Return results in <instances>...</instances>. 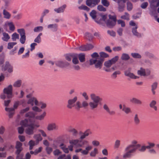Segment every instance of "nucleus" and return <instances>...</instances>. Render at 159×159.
I'll list each match as a JSON object with an SVG mask.
<instances>
[{"mask_svg": "<svg viewBox=\"0 0 159 159\" xmlns=\"http://www.w3.org/2000/svg\"><path fill=\"white\" fill-rule=\"evenodd\" d=\"M22 146V143L19 141H17L15 147L16 149L15 153L18 154V153H21L23 149Z\"/></svg>", "mask_w": 159, "mask_h": 159, "instance_id": "obj_12", "label": "nucleus"}, {"mask_svg": "<svg viewBox=\"0 0 159 159\" xmlns=\"http://www.w3.org/2000/svg\"><path fill=\"white\" fill-rule=\"evenodd\" d=\"M97 8L99 11H106V9L102 5H99L97 7Z\"/></svg>", "mask_w": 159, "mask_h": 159, "instance_id": "obj_61", "label": "nucleus"}, {"mask_svg": "<svg viewBox=\"0 0 159 159\" xmlns=\"http://www.w3.org/2000/svg\"><path fill=\"white\" fill-rule=\"evenodd\" d=\"M157 83L156 82L153 83L152 85V91L153 95L155 94L156 92L154 90L157 89Z\"/></svg>", "mask_w": 159, "mask_h": 159, "instance_id": "obj_33", "label": "nucleus"}, {"mask_svg": "<svg viewBox=\"0 0 159 159\" xmlns=\"http://www.w3.org/2000/svg\"><path fill=\"white\" fill-rule=\"evenodd\" d=\"M78 57L77 54L74 53L72 58V62L74 64L76 65L79 63V61L78 59Z\"/></svg>", "mask_w": 159, "mask_h": 159, "instance_id": "obj_25", "label": "nucleus"}, {"mask_svg": "<svg viewBox=\"0 0 159 159\" xmlns=\"http://www.w3.org/2000/svg\"><path fill=\"white\" fill-rule=\"evenodd\" d=\"M89 61L90 65L94 64L96 68L100 69L102 67L103 60V59H100L98 58L96 59H91Z\"/></svg>", "mask_w": 159, "mask_h": 159, "instance_id": "obj_6", "label": "nucleus"}, {"mask_svg": "<svg viewBox=\"0 0 159 159\" xmlns=\"http://www.w3.org/2000/svg\"><path fill=\"white\" fill-rule=\"evenodd\" d=\"M4 94L7 95V97L10 98L12 97V86L11 85H9L7 87L5 88L3 90Z\"/></svg>", "mask_w": 159, "mask_h": 159, "instance_id": "obj_8", "label": "nucleus"}, {"mask_svg": "<svg viewBox=\"0 0 159 159\" xmlns=\"http://www.w3.org/2000/svg\"><path fill=\"white\" fill-rule=\"evenodd\" d=\"M68 130L69 132L71 133L74 136H76L78 133L77 131L75 129L71 127H69L68 129Z\"/></svg>", "mask_w": 159, "mask_h": 159, "instance_id": "obj_22", "label": "nucleus"}, {"mask_svg": "<svg viewBox=\"0 0 159 159\" xmlns=\"http://www.w3.org/2000/svg\"><path fill=\"white\" fill-rule=\"evenodd\" d=\"M120 141L119 140H116L115 143L114 148H118L120 145Z\"/></svg>", "mask_w": 159, "mask_h": 159, "instance_id": "obj_54", "label": "nucleus"}, {"mask_svg": "<svg viewBox=\"0 0 159 159\" xmlns=\"http://www.w3.org/2000/svg\"><path fill=\"white\" fill-rule=\"evenodd\" d=\"M138 75H140L141 76H145V70L142 68H141L140 70L138 71L137 72Z\"/></svg>", "mask_w": 159, "mask_h": 159, "instance_id": "obj_31", "label": "nucleus"}, {"mask_svg": "<svg viewBox=\"0 0 159 159\" xmlns=\"http://www.w3.org/2000/svg\"><path fill=\"white\" fill-rule=\"evenodd\" d=\"M2 69L4 71L7 70L9 73H11L13 71V67L10 64L9 62L7 61L5 62L4 65L2 66Z\"/></svg>", "mask_w": 159, "mask_h": 159, "instance_id": "obj_9", "label": "nucleus"}, {"mask_svg": "<svg viewBox=\"0 0 159 159\" xmlns=\"http://www.w3.org/2000/svg\"><path fill=\"white\" fill-rule=\"evenodd\" d=\"M157 102L154 100L151 101L149 104V106L151 108H153L155 111L157 110V107L156 106Z\"/></svg>", "mask_w": 159, "mask_h": 159, "instance_id": "obj_23", "label": "nucleus"}, {"mask_svg": "<svg viewBox=\"0 0 159 159\" xmlns=\"http://www.w3.org/2000/svg\"><path fill=\"white\" fill-rule=\"evenodd\" d=\"M96 11L94 10H93L90 13V16L93 19H94L96 18Z\"/></svg>", "mask_w": 159, "mask_h": 159, "instance_id": "obj_50", "label": "nucleus"}, {"mask_svg": "<svg viewBox=\"0 0 159 159\" xmlns=\"http://www.w3.org/2000/svg\"><path fill=\"white\" fill-rule=\"evenodd\" d=\"M122 110L126 114H128L131 112L130 109L129 107H126L125 105H123Z\"/></svg>", "mask_w": 159, "mask_h": 159, "instance_id": "obj_36", "label": "nucleus"}, {"mask_svg": "<svg viewBox=\"0 0 159 159\" xmlns=\"http://www.w3.org/2000/svg\"><path fill=\"white\" fill-rule=\"evenodd\" d=\"M47 129L48 131L57 130L58 129V126L56 123H52L48 124Z\"/></svg>", "mask_w": 159, "mask_h": 159, "instance_id": "obj_11", "label": "nucleus"}, {"mask_svg": "<svg viewBox=\"0 0 159 159\" xmlns=\"http://www.w3.org/2000/svg\"><path fill=\"white\" fill-rule=\"evenodd\" d=\"M42 149V147H39L38 149H36L34 152H33L32 151H31L30 152V153L31 154H34L35 155H36L38 153L40 152Z\"/></svg>", "mask_w": 159, "mask_h": 159, "instance_id": "obj_32", "label": "nucleus"}, {"mask_svg": "<svg viewBox=\"0 0 159 159\" xmlns=\"http://www.w3.org/2000/svg\"><path fill=\"white\" fill-rule=\"evenodd\" d=\"M130 101L133 103L139 105H141L142 103V102L141 100L134 98L130 99Z\"/></svg>", "mask_w": 159, "mask_h": 159, "instance_id": "obj_20", "label": "nucleus"}, {"mask_svg": "<svg viewBox=\"0 0 159 159\" xmlns=\"http://www.w3.org/2000/svg\"><path fill=\"white\" fill-rule=\"evenodd\" d=\"M108 16L109 19L107 21L106 25L108 27L112 28L116 25V17L111 15H109Z\"/></svg>", "mask_w": 159, "mask_h": 159, "instance_id": "obj_7", "label": "nucleus"}, {"mask_svg": "<svg viewBox=\"0 0 159 159\" xmlns=\"http://www.w3.org/2000/svg\"><path fill=\"white\" fill-rule=\"evenodd\" d=\"M103 108L109 115H114L115 112L114 111H111L108 106L106 104H104L103 105Z\"/></svg>", "mask_w": 159, "mask_h": 159, "instance_id": "obj_16", "label": "nucleus"}, {"mask_svg": "<svg viewBox=\"0 0 159 159\" xmlns=\"http://www.w3.org/2000/svg\"><path fill=\"white\" fill-rule=\"evenodd\" d=\"M66 7V4H64L58 8L55 9L54 10L57 13L63 12Z\"/></svg>", "mask_w": 159, "mask_h": 159, "instance_id": "obj_17", "label": "nucleus"}, {"mask_svg": "<svg viewBox=\"0 0 159 159\" xmlns=\"http://www.w3.org/2000/svg\"><path fill=\"white\" fill-rule=\"evenodd\" d=\"M120 18L123 19L129 20V14L127 12H125V15L121 16Z\"/></svg>", "mask_w": 159, "mask_h": 159, "instance_id": "obj_38", "label": "nucleus"}, {"mask_svg": "<svg viewBox=\"0 0 159 159\" xmlns=\"http://www.w3.org/2000/svg\"><path fill=\"white\" fill-rule=\"evenodd\" d=\"M46 114V113L45 112H44L41 115L37 116L36 117V118L37 119L41 120L43 119L44 117L45 116Z\"/></svg>", "mask_w": 159, "mask_h": 159, "instance_id": "obj_58", "label": "nucleus"}, {"mask_svg": "<svg viewBox=\"0 0 159 159\" xmlns=\"http://www.w3.org/2000/svg\"><path fill=\"white\" fill-rule=\"evenodd\" d=\"M100 56H99V58L100 59H103V61L104 60V58L109 57L108 55L103 52H101L99 53Z\"/></svg>", "mask_w": 159, "mask_h": 159, "instance_id": "obj_29", "label": "nucleus"}, {"mask_svg": "<svg viewBox=\"0 0 159 159\" xmlns=\"http://www.w3.org/2000/svg\"><path fill=\"white\" fill-rule=\"evenodd\" d=\"M78 8L80 10H86L87 11H89L90 9L85 5H82L81 6L78 7Z\"/></svg>", "mask_w": 159, "mask_h": 159, "instance_id": "obj_49", "label": "nucleus"}, {"mask_svg": "<svg viewBox=\"0 0 159 159\" xmlns=\"http://www.w3.org/2000/svg\"><path fill=\"white\" fill-rule=\"evenodd\" d=\"M61 152H60L58 149H56L53 152L54 155L55 156H58L61 153Z\"/></svg>", "mask_w": 159, "mask_h": 159, "instance_id": "obj_64", "label": "nucleus"}, {"mask_svg": "<svg viewBox=\"0 0 159 159\" xmlns=\"http://www.w3.org/2000/svg\"><path fill=\"white\" fill-rule=\"evenodd\" d=\"M30 107H27L26 108L21 110L20 111V114H23L28 111L30 110Z\"/></svg>", "mask_w": 159, "mask_h": 159, "instance_id": "obj_62", "label": "nucleus"}, {"mask_svg": "<svg viewBox=\"0 0 159 159\" xmlns=\"http://www.w3.org/2000/svg\"><path fill=\"white\" fill-rule=\"evenodd\" d=\"M138 28L137 26H136L135 27H133L132 29V32L133 34L137 37H141V35L139 33L137 30V29Z\"/></svg>", "mask_w": 159, "mask_h": 159, "instance_id": "obj_24", "label": "nucleus"}, {"mask_svg": "<svg viewBox=\"0 0 159 159\" xmlns=\"http://www.w3.org/2000/svg\"><path fill=\"white\" fill-rule=\"evenodd\" d=\"M77 97H75L73 99H70L68 101L67 107L69 109H71L75 106V103L77 101Z\"/></svg>", "mask_w": 159, "mask_h": 159, "instance_id": "obj_10", "label": "nucleus"}, {"mask_svg": "<svg viewBox=\"0 0 159 159\" xmlns=\"http://www.w3.org/2000/svg\"><path fill=\"white\" fill-rule=\"evenodd\" d=\"M78 57L81 62H84L85 61V54L83 53H81L79 54H77Z\"/></svg>", "mask_w": 159, "mask_h": 159, "instance_id": "obj_19", "label": "nucleus"}, {"mask_svg": "<svg viewBox=\"0 0 159 159\" xmlns=\"http://www.w3.org/2000/svg\"><path fill=\"white\" fill-rule=\"evenodd\" d=\"M92 148V146H88L86 147L85 150L82 151L81 153L83 155H87L88 154L89 151L91 150Z\"/></svg>", "mask_w": 159, "mask_h": 159, "instance_id": "obj_21", "label": "nucleus"}, {"mask_svg": "<svg viewBox=\"0 0 159 159\" xmlns=\"http://www.w3.org/2000/svg\"><path fill=\"white\" fill-rule=\"evenodd\" d=\"M57 24H50L48 26V28H53V31H56L57 30Z\"/></svg>", "mask_w": 159, "mask_h": 159, "instance_id": "obj_37", "label": "nucleus"}, {"mask_svg": "<svg viewBox=\"0 0 159 159\" xmlns=\"http://www.w3.org/2000/svg\"><path fill=\"white\" fill-rule=\"evenodd\" d=\"M74 53H70L65 55L66 59L68 61H70L72 58Z\"/></svg>", "mask_w": 159, "mask_h": 159, "instance_id": "obj_35", "label": "nucleus"}, {"mask_svg": "<svg viewBox=\"0 0 159 159\" xmlns=\"http://www.w3.org/2000/svg\"><path fill=\"white\" fill-rule=\"evenodd\" d=\"M125 75L129 77L132 79H136L139 78V77L134 75L132 73L129 72L127 71H125Z\"/></svg>", "mask_w": 159, "mask_h": 159, "instance_id": "obj_27", "label": "nucleus"}, {"mask_svg": "<svg viewBox=\"0 0 159 159\" xmlns=\"http://www.w3.org/2000/svg\"><path fill=\"white\" fill-rule=\"evenodd\" d=\"M12 39L13 41H16V39H19V35L16 33H14L12 35Z\"/></svg>", "mask_w": 159, "mask_h": 159, "instance_id": "obj_43", "label": "nucleus"}, {"mask_svg": "<svg viewBox=\"0 0 159 159\" xmlns=\"http://www.w3.org/2000/svg\"><path fill=\"white\" fill-rule=\"evenodd\" d=\"M85 36L86 39H88L89 41L92 40L93 38V35L88 32L85 33Z\"/></svg>", "mask_w": 159, "mask_h": 159, "instance_id": "obj_40", "label": "nucleus"}, {"mask_svg": "<svg viewBox=\"0 0 159 159\" xmlns=\"http://www.w3.org/2000/svg\"><path fill=\"white\" fill-rule=\"evenodd\" d=\"M33 138L35 140L36 142L37 143H38L39 141H42L43 139L42 137L39 134H35L33 136Z\"/></svg>", "mask_w": 159, "mask_h": 159, "instance_id": "obj_18", "label": "nucleus"}, {"mask_svg": "<svg viewBox=\"0 0 159 159\" xmlns=\"http://www.w3.org/2000/svg\"><path fill=\"white\" fill-rule=\"evenodd\" d=\"M102 3L103 6L108 7L110 4L109 2L107 0H102Z\"/></svg>", "mask_w": 159, "mask_h": 159, "instance_id": "obj_59", "label": "nucleus"}, {"mask_svg": "<svg viewBox=\"0 0 159 159\" xmlns=\"http://www.w3.org/2000/svg\"><path fill=\"white\" fill-rule=\"evenodd\" d=\"M146 149H150V148L149 145L148 146H142L141 148L139 149V151L140 152H144L145 151Z\"/></svg>", "mask_w": 159, "mask_h": 159, "instance_id": "obj_39", "label": "nucleus"}, {"mask_svg": "<svg viewBox=\"0 0 159 159\" xmlns=\"http://www.w3.org/2000/svg\"><path fill=\"white\" fill-rule=\"evenodd\" d=\"M20 101H17L15 102L13 108L6 107L5 110L6 111L9 112V117L10 118H11L15 113V109H16L18 106L20 105Z\"/></svg>", "mask_w": 159, "mask_h": 159, "instance_id": "obj_5", "label": "nucleus"}, {"mask_svg": "<svg viewBox=\"0 0 159 159\" xmlns=\"http://www.w3.org/2000/svg\"><path fill=\"white\" fill-rule=\"evenodd\" d=\"M82 107V106L79 101H77L75 105V108L77 110H79L80 108Z\"/></svg>", "mask_w": 159, "mask_h": 159, "instance_id": "obj_47", "label": "nucleus"}, {"mask_svg": "<svg viewBox=\"0 0 159 159\" xmlns=\"http://www.w3.org/2000/svg\"><path fill=\"white\" fill-rule=\"evenodd\" d=\"M16 44V42H9L8 43L7 48L9 49H11Z\"/></svg>", "mask_w": 159, "mask_h": 159, "instance_id": "obj_46", "label": "nucleus"}, {"mask_svg": "<svg viewBox=\"0 0 159 159\" xmlns=\"http://www.w3.org/2000/svg\"><path fill=\"white\" fill-rule=\"evenodd\" d=\"M29 144L30 146L29 149L32 150L33 147L35 145V142L32 140H30L29 142Z\"/></svg>", "mask_w": 159, "mask_h": 159, "instance_id": "obj_52", "label": "nucleus"}, {"mask_svg": "<svg viewBox=\"0 0 159 159\" xmlns=\"http://www.w3.org/2000/svg\"><path fill=\"white\" fill-rule=\"evenodd\" d=\"M88 142L86 141H80L79 140V143H78L77 147H83L84 145L87 144Z\"/></svg>", "mask_w": 159, "mask_h": 159, "instance_id": "obj_34", "label": "nucleus"}, {"mask_svg": "<svg viewBox=\"0 0 159 159\" xmlns=\"http://www.w3.org/2000/svg\"><path fill=\"white\" fill-rule=\"evenodd\" d=\"M132 56L134 58H140L141 57V55L138 53H132Z\"/></svg>", "mask_w": 159, "mask_h": 159, "instance_id": "obj_60", "label": "nucleus"}, {"mask_svg": "<svg viewBox=\"0 0 159 159\" xmlns=\"http://www.w3.org/2000/svg\"><path fill=\"white\" fill-rule=\"evenodd\" d=\"M98 153V149L97 148H94L93 150L91 152L90 155L91 157H95Z\"/></svg>", "mask_w": 159, "mask_h": 159, "instance_id": "obj_42", "label": "nucleus"}, {"mask_svg": "<svg viewBox=\"0 0 159 159\" xmlns=\"http://www.w3.org/2000/svg\"><path fill=\"white\" fill-rule=\"evenodd\" d=\"M69 143L71 144L76 146L77 147L79 143V140L78 139L72 140L71 141H70Z\"/></svg>", "mask_w": 159, "mask_h": 159, "instance_id": "obj_45", "label": "nucleus"}, {"mask_svg": "<svg viewBox=\"0 0 159 159\" xmlns=\"http://www.w3.org/2000/svg\"><path fill=\"white\" fill-rule=\"evenodd\" d=\"M25 117L28 118L22 120L20 124L24 127H27L25 129V132L28 135H32L34 131L40 126L38 123L34 122V119L35 115L33 112H29L26 113Z\"/></svg>", "mask_w": 159, "mask_h": 159, "instance_id": "obj_1", "label": "nucleus"}, {"mask_svg": "<svg viewBox=\"0 0 159 159\" xmlns=\"http://www.w3.org/2000/svg\"><path fill=\"white\" fill-rule=\"evenodd\" d=\"M121 58L123 60L126 61L129 59V57L128 54L123 53L122 55Z\"/></svg>", "mask_w": 159, "mask_h": 159, "instance_id": "obj_41", "label": "nucleus"}, {"mask_svg": "<svg viewBox=\"0 0 159 159\" xmlns=\"http://www.w3.org/2000/svg\"><path fill=\"white\" fill-rule=\"evenodd\" d=\"M93 46L91 44H88L87 45H83L79 48V49L81 51H86L92 49Z\"/></svg>", "mask_w": 159, "mask_h": 159, "instance_id": "obj_13", "label": "nucleus"}, {"mask_svg": "<svg viewBox=\"0 0 159 159\" xmlns=\"http://www.w3.org/2000/svg\"><path fill=\"white\" fill-rule=\"evenodd\" d=\"M3 37L2 38V39L4 41L7 42L10 39V37L8 34L4 32L3 33Z\"/></svg>", "mask_w": 159, "mask_h": 159, "instance_id": "obj_30", "label": "nucleus"}, {"mask_svg": "<svg viewBox=\"0 0 159 159\" xmlns=\"http://www.w3.org/2000/svg\"><path fill=\"white\" fill-rule=\"evenodd\" d=\"M119 57L117 56L110 60L106 61L104 62V65L107 68L105 69L107 72H111L114 71L116 69V66H113L112 67L110 68L113 64H115L119 59Z\"/></svg>", "mask_w": 159, "mask_h": 159, "instance_id": "obj_2", "label": "nucleus"}, {"mask_svg": "<svg viewBox=\"0 0 159 159\" xmlns=\"http://www.w3.org/2000/svg\"><path fill=\"white\" fill-rule=\"evenodd\" d=\"M86 4L87 6L90 7H93L92 0H86Z\"/></svg>", "mask_w": 159, "mask_h": 159, "instance_id": "obj_57", "label": "nucleus"}, {"mask_svg": "<svg viewBox=\"0 0 159 159\" xmlns=\"http://www.w3.org/2000/svg\"><path fill=\"white\" fill-rule=\"evenodd\" d=\"M3 14L4 16V17L7 19H9L10 18L11 15L10 13L5 9L3 10Z\"/></svg>", "mask_w": 159, "mask_h": 159, "instance_id": "obj_28", "label": "nucleus"}, {"mask_svg": "<svg viewBox=\"0 0 159 159\" xmlns=\"http://www.w3.org/2000/svg\"><path fill=\"white\" fill-rule=\"evenodd\" d=\"M34 103L35 105L36 106L39 105L38 101L37 99L34 97H32L30 98L28 101L27 103L30 104L31 106H33L34 105Z\"/></svg>", "mask_w": 159, "mask_h": 159, "instance_id": "obj_15", "label": "nucleus"}, {"mask_svg": "<svg viewBox=\"0 0 159 159\" xmlns=\"http://www.w3.org/2000/svg\"><path fill=\"white\" fill-rule=\"evenodd\" d=\"M8 25L9 27V29L10 30L14 31L15 29V27L12 22H10L8 23Z\"/></svg>", "mask_w": 159, "mask_h": 159, "instance_id": "obj_56", "label": "nucleus"}, {"mask_svg": "<svg viewBox=\"0 0 159 159\" xmlns=\"http://www.w3.org/2000/svg\"><path fill=\"white\" fill-rule=\"evenodd\" d=\"M22 81L21 80H18L15 82L13 84L14 87H20Z\"/></svg>", "mask_w": 159, "mask_h": 159, "instance_id": "obj_44", "label": "nucleus"}, {"mask_svg": "<svg viewBox=\"0 0 159 159\" xmlns=\"http://www.w3.org/2000/svg\"><path fill=\"white\" fill-rule=\"evenodd\" d=\"M56 65L60 67L63 68L68 66L69 64L66 61H58L56 62Z\"/></svg>", "mask_w": 159, "mask_h": 159, "instance_id": "obj_14", "label": "nucleus"}, {"mask_svg": "<svg viewBox=\"0 0 159 159\" xmlns=\"http://www.w3.org/2000/svg\"><path fill=\"white\" fill-rule=\"evenodd\" d=\"M20 42L22 44H23L25 43V40H26V36H21L20 38Z\"/></svg>", "mask_w": 159, "mask_h": 159, "instance_id": "obj_63", "label": "nucleus"}, {"mask_svg": "<svg viewBox=\"0 0 159 159\" xmlns=\"http://www.w3.org/2000/svg\"><path fill=\"white\" fill-rule=\"evenodd\" d=\"M90 97L93 102H89V105L90 109L93 110L98 107V103L102 101V99L93 93L91 94Z\"/></svg>", "mask_w": 159, "mask_h": 159, "instance_id": "obj_3", "label": "nucleus"}, {"mask_svg": "<svg viewBox=\"0 0 159 159\" xmlns=\"http://www.w3.org/2000/svg\"><path fill=\"white\" fill-rule=\"evenodd\" d=\"M134 121L136 125H138L140 123V120L137 114H136L134 118Z\"/></svg>", "mask_w": 159, "mask_h": 159, "instance_id": "obj_26", "label": "nucleus"}, {"mask_svg": "<svg viewBox=\"0 0 159 159\" xmlns=\"http://www.w3.org/2000/svg\"><path fill=\"white\" fill-rule=\"evenodd\" d=\"M137 149V148L133 147V145H128L125 148L126 153L124 154L123 158L125 159L130 158L132 156V154L135 153Z\"/></svg>", "mask_w": 159, "mask_h": 159, "instance_id": "obj_4", "label": "nucleus"}, {"mask_svg": "<svg viewBox=\"0 0 159 159\" xmlns=\"http://www.w3.org/2000/svg\"><path fill=\"white\" fill-rule=\"evenodd\" d=\"M42 33H39L36 38L34 39V41L38 43H40L41 41L40 36L42 35Z\"/></svg>", "mask_w": 159, "mask_h": 159, "instance_id": "obj_53", "label": "nucleus"}, {"mask_svg": "<svg viewBox=\"0 0 159 159\" xmlns=\"http://www.w3.org/2000/svg\"><path fill=\"white\" fill-rule=\"evenodd\" d=\"M15 153L16 155V159H24L23 158L24 156V155L23 153H18V154L17 153Z\"/></svg>", "mask_w": 159, "mask_h": 159, "instance_id": "obj_55", "label": "nucleus"}, {"mask_svg": "<svg viewBox=\"0 0 159 159\" xmlns=\"http://www.w3.org/2000/svg\"><path fill=\"white\" fill-rule=\"evenodd\" d=\"M17 32L19 33L20 36L25 35V31L24 29H19L17 30Z\"/></svg>", "mask_w": 159, "mask_h": 159, "instance_id": "obj_48", "label": "nucleus"}, {"mask_svg": "<svg viewBox=\"0 0 159 159\" xmlns=\"http://www.w3.org/2000/svg\"><path fill=\"white\" fill-rule=\"evenodd\" d=\"M127 9L129 11H131L133 8V5L132 3L129 2H128L127 4Z\"/></svg>", "mask_w": 159, "mask_h": 159, "instance_id": "obj_51", "label": "nucleus"}]
</instances>
